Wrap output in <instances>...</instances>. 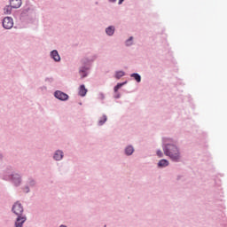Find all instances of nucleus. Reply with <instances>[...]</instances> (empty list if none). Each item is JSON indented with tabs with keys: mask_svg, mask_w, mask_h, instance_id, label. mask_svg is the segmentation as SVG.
I'll return each instance as SVG.
<instances>
[{
	"mask_svg": "<svg viewBox=\"0 0 227 227\" xmlns=\"http://www.w3.org/2000/svg\"><path fill=\"white\" fill-rule=\"evenodd\" d=\"M97 59V55L92 56L91 59L85 57L81 59V64L82 65L79 69V74H81V79H85L88 75V70H90L93 61Z\"/></svg>",
	"mask_w": 227,
	"mask_h": 227,
	"instance_id": "obj_3",
	"label": "nucleus"
},
{
	"mask_svg": "<svg viewBox=\"0 0 227 227\" xmlns=\"http://www.w3.org/2000/svg\"><path fill=\"white\" fill-rule=\"evenodd\" d=\"M87 93H88V89H86V86L84 84L80 85L78 95L80 97H86Z\"/></svg>",
	"mask_w": 227,
	"mask_h": 227,
	"instance_id": "obj_13",
	"label": "nucleus"
},
{
	"mask_svg": "<svg viewBox=\"0 0 227 227\" xmlns=\"http://www.w3.org/2000/svg\"><path fill=\"white\" fill-rule=\"evenodd\" d=\"M28 185L30 187H35L36 185V181H35L32 177L28 178Z\"/></svg>",
	"mask_w": 227,
	"mask_h": 227,
	"instance_id": "obj_20",
	"label": "nucleus"
},
{
	"mask_svg": "<svg viewBox=\"0 0 227 227\" xmlns=\"http://www.w3.org/2000/svg\"><path fill=\"white\" fill-rule=\"evenodd\" d=\"M12 10H14V9L10 4L9 5H5L4 8V15H12Z\"/></svg>",
	"mask_w": 227,
	"mask_h": 227,
	"instance_id": "obj_16",
	"label": "nucleus"
},
{
	"mask_svg": "<svg viewBox=\"0 0 227 227\" xmlns=\"http://www.w3.org/2000/svg\"><path fill=\"white\" fill-rule=\"evenodd\" d=\"M130 77H132L133 79H135L137 81V82H141V74H139L138 73H133L130 74Z\"/></svg>",
	"mask_w": 227,
	"mask_h": 227,
	"instance_id": "obj_17",
	"label": "nucleus"
},
{
	"mask_svg": "<svg viewBox=\"0 0 227 227\" xmlns=\"http://www.w3.org/2000/svg\"><path fill=\"white\" fill-rule=\"evenodd\" d=\"M156 155H158V157L160 159H162V157H164V153H162V151H160V149H159L157 152H156Z\"/></svg>",
	"mask_w": 227,
	"mask_h": 227,
	"instance_id": "obj_22",
	"label": "nucleus"
},
{
	"mask_svg": "<svg viewBox=\"0 0 227 227\" xmlns=\"http://www.w3.org/2000/svg\"><path fill=\"white\" fill-rule=\"evenodd\" d=\"M9 4L17 10L22 6V0H9Z\"/></svg>",
	"mask_w": 227,
	"mask_h": 227,
	"instance_id": "obj_10",
	"label": "nucleus"
},
{
	"mask_svg": "<svg viewBox=\"0 0 227 227\" xmlns=\"http://www.w3.org/2000/svg\"><path fill=\"white\" fill-rule=\"evenodd\" d=\"M8 178L14 187H20L22 184V176L19 173L13 172L8 176Z\"/></svg>",
	"mask_w": 227,
	"mask_h": 227,
	"instance_id": "obj_5",
	"label": "nucleus"
},
{
	"mask_svg": "<svg viewBox=\"0 0 227 227\" xmlns=\"http://www.w3.org/2000/svg\"><path fill=\"white\" fill-rule=\"evenodd\" d=\"M11 211L14 215H17L14 222V227H24V223L27 221V216L24 215V206H22V203H20V200L14 202Z\"/></svg>",
	"mask_w": 227,
	"mask_h": 227,
	"instance_id": "obj_2",
	"label": "nucleus"
},
{
	"mask_svg": "<svg viewBox=\"0 0 227 227\" xmlns=\"http://www.w3.org/2000/svg\"><path fill=\"white\" fill-rule=\"evenodd\" d=\"M180 178H182V176H177V180H180Z\"/></svg>",
	"mask_w": 227,
	"mask_h": 227,
	"instance_id": "obj_30",
	"label": "nucleus"
},
{
	"mask_svg": "<svg viewBox=\"0 0 227 227\" xmlns=\"http://www.w3.org/2000/svg\"><path fill=\"white\" fill-rule=\"evenodd\" d=\"M134 40L133 36H130L128 40H126V46L130 47L132 45V41Z\"/></svg>",
	"mask_w": 227,
	"mask_h": 227,
	"instance_id": "obj_21",
	"label": "nucleus"
},
{
	"mask_svg": "<svg viewBox=\"0 0 227 227\" xmlns=\"http://www.w3.org/2000/svg\"><path fill=\"white\" fill-rule=\"evenodd\" d=\"M35 8L33 5L27 4L22 9L20 15L21 20H33L35 15Z\"/></svg>",
	"mask_w": 227,
	"mask_h": 227,
	"instance_id": "obj_4",
	"label": "nucleus"
},
{
	"mask_svg": "<svg viewBox=\"0 0 227 227\" xmlns=\"http://www.w3.org/2000/svg\"><path fill=\"white\" fill-rule=\"evenodd\" d=\"M98 98H99V100H104V99L106 98V95H104L103 92H100V93L98 94Z\"/></svg>",
	"mask_w": 227,
	"mask_h": 227,
	"instance_id": "obj_24",
	"label": "nucleus"
},
{
	"mask_svg": "<svg viewBox=\"0 0 227 227\" xmlns=\"http://www.w3.org/2000/svg\"><path fill=\"white\" fill-rule=\"evenodd\" d=\"M162 150L164 155L168 157L172 162H181L182 153H180V147L176 141H174L171 137L162 138Z\"/></svg>",
	"mask_w": 227,
	"mask_h": 227,
	"instance_id": "obj_1",
	"label": "nucleus"
},
{
	"mask_svg": "<svg viewBox=\"0 0 227 227\" xmlns=\"http://www.w3.org/2000/svg\"><path fill=\"white\" fill-rule=\"evenodd\" d=\"M25 190H26L25 192H26L27 194L29 193L30 191H31V190L29 189V186H28V185H26V186H25Z\"/></svg>",
	"mask_w": 227,
	"mask_h": 227,
	"instance_id": "obj_26",
	"label": "nucleus"
},
{
	"mask_svg": "<svg viewBox=\"0 0 227 227\" xmlns=\"http://www.w3.org/2000/svg\"><path fill=\"white\" fill-rule=\"evenodd\" d=\"M64 157H65V153H63L62 150H57L53 153V160H57V161L63 160Z\"/></svg>",
	"mask_w": 227,
	"mask_h": 227,
	"instance_id": "obj_9",
	"label": "nucleus"
},
{
	"mask_svg": "<svg viewBox=\"0 0 227 227\" xmlns=\"http://www.w3.org/2000/svg\"><path fill=\"white\" fill-rule=\"evenodd\" d=\"M125 76V71H116L115 72V79H121V77Z\"/></svg>",
	"mask_w": 227,
	"mask_h": 227,
	"instance_id": "obj_19",
	"label": "nucleus"
},
{
	"mask_svg": "<svg viewBox=\"0 0 227 227\" xmlns=\"http://www.w3.org/2000/svg\"><path fill=\"white\" fill-rule=\"evenodd\" d=\"M114 31H116V27L114 26H109L106 28V34L107 36H113V35H114Z\"/></svg>",
	"mask_w": 227,
	"mask_h": 227,
	"instance_id": "obj_14",
	"label": "nucleus"
},
{
	"mask_svg": "<svg viewBox=\"0 0 227 227\" xmlns=\"http://www.w3.org/2000/svg\"><path fill=\"white\" fill-rule=\"evenodd\" d=\"M134 152H135V149L132 145H127L124 149V153H125V155H127V157H130V155H132V153H134Z\"/></svg>",
	"mask_w": 227,
	"mask_h": 227,
	"instance_id": "obj_12",
	"label": "nucleus"
},
{
	"mask_svg": "<svg viewBox=\"0 0 227 227\" xmlns=\"http://www.w3.org/2000/svg\"><path fill=\"white\" fill-rule=\"evenodd\" d=\"M114 98L118 99L121 98V94L117 90V92H114Z\"/></svg>",
	"mask_w": 227,
	"mask_h": 227,
	"instance_id": "obj_23",
	"label": "nucleus"
},
{
	"mask_svg": "<svg viewBox=\"0 0 227 227\" xmlns=\"http://www.w3.org/2000/svg\"><path fill=\"white\" fill-rule=\"evenodd\" d=\"M3 153H0V160H3Z\"/></svg>",
	"mask_w": 227,
	"mask_h": 227,
	"instance_id": "obj_29",
	"label": "nucleus"
},
{
	"mask_svg": "<svg viewBox=\"0 0 227 227\" xmlns=\"http://www.w3.org/2000/svg\"><path fill=\"white\" fill-rule=\"evenodd\" d=\"M123 1L125 0H119L118 4H123Z\"/></svg>",
	"mask_w": 227,
	"mask_h": 227,
	"instance_id": "obj_27",
	"label": "nucleus"
},
{
	"mask_svg": "<svg viewBox=\"0 0 227 227\" xmlns=\"http://www.w3.org/2000/svg\"><path fill=\"white\" fill-rule=\"evenodd\" d=\"M117 0H108V3H116Z\"/></svg>",
	"mask_w": 227,
	"mask_h": 227,
	"instance_id": "obj_28",
	"label": "nucleus"
},
{
	"mask_svg": "<svg viewBox=\"0 0 227 227\" xmlns=\"http://www.w3.org/2000/svg\"><path fill=\"white\" fill-rule=\"evenodd\" d=\"M104 227H107V225H104Z\"/></svg>",
	"mask_w": 227,
	"mask_h": 227,
	"instance_id": "obj_32",
	"label": "nucleus"
},
{
	"mask_svg": "<svg viewBox=\"0 0 227 227\" xmlns=\"http://www.w3.org/2000/svg\"><path fill=\"white\" fill-rule=\"evenodd\" d=\"M54 97H55V98H57L58 100H60L61 102H67V100H68V98H70V96H68V94H67L61 90H56L54 92Z\"/></svg>",
	"mask_w": 227,
	"mask_h": 227,
	"instance_id": "obj_7",
	"label": "nucleus"
},
{
	"mask_svg": "<svg viewBox=\"0 0 227 227\" xmlns=\"http://www.w3.org/2000/svg\"><path fill=\"white\" fill-rule=\"evenodd\" d=\"M96 4H98V2H96Z\"/></svg>",
	"mask_w": 227,
	"mask_h": 227,
	"instance_id": "obj_31",
	"label": "nucleus"
},
{
	"mask_svg": "<svg viewBox=\"0 0 227 227\" xmlns=\"http://www.w3.org/2000/svg\"><path fill=\"white\" fill-rule=\"evenodd\" d=\"M106 121H107V115L103 114L102 117H100V119L98 121L99 127H102V125H104V123H106Z\"/></svg>",
	"mask_w": 227,
	"mask_h": 227,
	"instance_id": "obj_18",
	"label": "nucleus"
},
{
	"mask_svg": "<svg viewBox=\"0 0 227 227\" xmlns=\"http://www.w3.org/2000/svg\"><path fill=\"white\" fill-rule=\"evenodd\" d=\"M168 166H169V160H168L167 159H161L157 163V168H159V169L168 168Z\"/></svg>",
	"mask_w": 227,
	"mask_h": 227,
	"instance_id": "obj_11",
	"label": "nucleus"
},
{
	"mask_svg": "<svg viewBox=\"0 0 227 227\" xmlns=\"http://www.w3.org/2000/svg\"><path fill=\"white\" fill-rule=\"evenodd\" d=\"M50 57L55 63H59L61 61V57L59 56V52H58V50H52L50 52Z\"/></svg>",
	"mask_w": 227,
	"mask_h": 227,
	"instance_id": "obj_8",
	"label": "nucleus"
},
{
	"mask_svg": "<svg viewBox=\"0 0 227 227\" xmlns=\"http://www.w3.org/2000/svg\"><path fill=\"white\" fill-rule=\"evenodd\" d=\"M45 82H54V78H52V77H51V78L46 77L45 78Z\"/></svg>",
	"mask_w": 227,
	"mask_h": 227,
	"instance_id": "obj_25",
	"label": "nucleus"
},
{
	"mask_svg": "<svg viewBox=\"0 0 227 227\" xmlns=\"http://www.w3.org/2000/svg\"><path fill=\"white\" fill-rule=\"evenodd\" d=\"M129 82L125 81L122 82H118L114 87V93H117L118 90H120V88H123V86H125V84H127Z\"/></svg>",
	"mask_w": 227,
	"mask_h": 227,
	"instance_id": "obj_15",
	"label": "nucleus"
},
{
	"mask_svg": "<svg viewBox=\"0 0 227 227\" xmlns=\"http://www.w3.org/2000/svg\"><path fill=\"white\" fill-rule=\"evenodd\" d=\"M2 26L4 29H12L13 27V18L7 16L2 20Z\"/></svg>",
	"mask_w": 227,
	"mask_h": 227,
	"instance_id": "obj_6",
	"label": "nucleus"
}]
</instances>
